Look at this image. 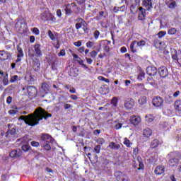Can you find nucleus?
<instances>
[{
  "instance_id": "nucleus-1",
  "label": "nucleus",
  "mask_w": 181,
  "mask_h": 181,
  "mask_svg": "<svg viewBox=\"0 0 181 181\" xmlns=\"http://www.w3.org/2000/svg\"><path fill=\"white\" fill-rule=\"evenodd\" d=\"M52 114L46 112L43 108H37L33 113L29 114L28 115H21L18 118V121H24V122L29 125L30 127H35V125H39V121L42 119H47L50 118Z\"/></svg>"
},
{
  "instance_id": "nucleus-2",
  "label": "nucleus",
  "mask_w": 181,
  "mask_h": 181,
  "mask_svg": "<svg viewBox=\"0 0 181 181\" xmlns=\"http://www.w3.org/2000/svg\"><path fill=\"white\" fill-rule=\"evenodd\" d=\"M141 0H130V12L131 13L135 14L138 13V7L139 6V4Z\"/></svg>"
},
{
  "instance_id": "nucleus-3",
  "label": "nucleus",
  "mask_w": 181,
  "mask_h": 181,
  "mask_svg": "<svg viewBox=\"0 0 181 181\" xmlns=\"http://www.w3.org/2000/svg\"><path fill=\"white\" fill-rule=\"evenodd\" d=\"M114 176L117 181H129L128 175L122 171H116L114 173Z\"/></svg>"
},
{
  "instance_id": "nucleus-4",
  "label": "nucleus",
  "mask_w": 181,
  "mask_h": 181,
  "mask_svg": "<svg viewBox=\"0 0 181 181\" xmlns=\"http://www.w3.org/2000/svg\"><path fill=\"white\" fill-rule=\"evenodd\" d=\"M40 140L42 141V144H53V142H54V139H53V137H52V136L48 134H42L41 135Z\"/></svg>"
},
{
  "instance_id": "nucleus-5",
  "label": "nucleus",
  "mask_w": 181,
  "mask_h": 181,
  "mask_svg": "<svg viewBox=\"0 0 181 181\" xmlns=\"http://www.w3.org/2000/svg\"><path fill=\"white\" fill-rule=\"evenodd\" d=\"M32 57H42L43 56V52L40 48V44H35L34 45V54H32Z\"/></svg>"
},
{
  "instance_id": "nucleus-6",
  "label": "nucleus",
  "mask_w": 181,
  "mask_h": 181,
  "mask_svg": "<svg viewBox=\"0 0 181 181\" xmlns=\"http://www.w3.org/2000/svg\"><path fill=\"white\" fill-rule=\"evenodd\" d=\"M163 105V98L160 96H156L153 99V105L154 107H162Z\"/></svg>"
},
{
  "instance_id": "nucleus-7",
  "label": "nucleus",
  "mask_w": 181,
  "mask_h": 181,
  "mask_svg": "<svg viewBox=\"0 0 181 181\" xmlns=\"http://www.w3.org/2000/svg\"><path fill=\"white\" fill-rule=\"evenodd\" d=\"M129 122L134 127H136V125L141 124V117L136 115L132 116L129 119Z\"/></svg>"
},
{
  "instance_id": "nucleus-8",
  "label": "nucleus",
  "mask_w": 181,
  "mask_h": 181,
  "mask_svg": "<svg viewBox=\"0 0 181 181\" xmlns=\"http://www.w3.org/2000/svg\"><path fill=\"white\" fill-rule=\"evenodd\" d=\"M171 56L172 59L173 60H176L177 62H179V60H181V51H176L175 49H171Z\"/></svg>"
},
{
  "instance_id": "nucleus-9",
  "label": "nucleus",
  "mask_w": 181,
  "mask_h": 181,
  "mask_svg": "<svg viewBox=\"0 0 181 181\" xmlns=\"http://www.w3.org/2000/svg\"><path fill=\"white\" fill-rule=\"evenodd\" d=\"M146 71L148 76H156L158 69L153 66H150L146 68Z\"/></svg>"
},
{
  "instance_id": "nucleus-10",
  "label": "nucleus",
  "mask_w": 181,
  "mask_h": 181,
  "mask_svg": "<svg viewBox=\"0 0 181 181\" xmlns=\"http://www.w3.org/2000/svg\"><path fill=\"white\" fill-rule=\"evenodd\" d=\"M158 74L163 78H165V77H168L169 76V71H168V68L165 66H162L158 69Z\"/></svg>"
},
{
  "instance_id": "nucleus-11",
  "label": "nucleus",
  "mask_w": 181,
  "mask_h": 181,
  "mask_svg": "<svg viewBox=\"0 0 181 181\" xmlns=\"http://www.w3.org/2000/svg\"><path fill=\"white\" fill-rule=\"evenodd\" d=\"M21 156H22V150H21L20 148L13 150L10 153L11 158H20Z\"/></svg>"
},
{
  "instance_id": "nucleus-12",
  "label": "nucleus",
  "mask_w": 181,
  "mask_h": 181,
  "mask_svg": "<svg viewBox=\"0 0 181 181\" xmlns=\"http://www.w3.org/2000/svg\"><path fill=\"white\" fill-rule=\"evenodd\" d=\"M142 6H144L146 11L152 9V0H143Z\"/></svg>"
},
{
  "instance_id": "nucleus-13",
  "label": "nucleus",
  "mask_w": 181,
  "mask_h": 181,
  "mask_svg": "<svg viewBox=\"0 0 181 181\" xmlns=\"http://www.w3.org/2000/svg\"><path fill=\"white\" fill-rule=\"evenodd\" d=\"M130 50L132 53H137L138 50H139V47L136 43V40L132 42L130 44Z\"/></svg>"
},
{
  "instance_id": "nucleus-14",
  "label": "nucleus",
  "mask_w": 181,
  "mask_h": 181,
  "mask_svg": "<svg viewBox=\"0 0 181 181\" xmlns=\"http://www.w3.org/2000/svg\"><path fill=\"white\" fill-rule=\"evenodd\" d=\"M33 69L34 71H40V61L39 59H35L33 61Z\"/></svg>"
},
{
  "instance_id": "nucleus-15",
  "label": "nucleus",
  "mask_w": 181,
  "mask_h": 181,
  "mask_svg": "<svg viewBox=\"0 0 181 181\" xmlns=\"http://www.w3.org/2000/svg\"><path fill=\"white\" fill-rule=\"evenodd\" d=\"M99 93L102 95H105L108 94L110 93V87L107 85H103L100 88H99Z\"/></svg>"
},
{
  "instance_id": "nucleus-16",
  "label": "nucleus",
  "mask_w": 181,
  "mask_h": 181,
  "mask_svg": "<svg viewBox=\"0 0 181 181\" xmlns=\"http://www.w3.org/2000/svg\"><path fill=\"white\" fill-rule=\"evenodd\" d=\"M134 105H135V101L134 100V99H127L124 103L125 108L130 109L132 108Z\"/></svg>"
},
{
  "instance_id": "nucleus-17",
  "label": "nucleus",
  "mask_w": 181,
  "mask_h": 181,
  "mask_svg": "<svg viewBox=\"0 0 181 181\" xmlns=\"http://www.w3.org/2000/svg\"><path fill=\"white\" fill-rule=\"evenodd\" d=\"M68 73L70 77H77L78 76V69L76 68H71Z\"/></svg>"
},
{
  "instance_id": "nucleus-18",
  "label": "nucleus",
  "mask_w": 181,
  "mask_h": 181,
  "mask_svg": "<svg viewBox=\"0 0 181 181\" xmlns=\"http://www.w3.org/2000/svg\"><path fill=\"white\" fill-rule=\"evenodd\" d=\"M71 6H72L73 12L75 15H78V13H80L81 8L77 6V4L73 2L71 4Z\"/></svg>"
},
{
  "instance_id": "nucleus-19",
  "label": "nucleus",
  "mask_w": 181,
  "mask_h": 181,
  "mask_svg": "<svg viewBox=\"0 0 181 181\" xmlns=\"http://www.w3.org/2000/svg\"><path fill=\"white\" fill-rule=\"evenodd\" d=\"M154 172L156 175H162V173H165V168L162 165H158L156 168Z\"/></svg>"
},
{
  "instance_id": "nucleus-20",
  "label": "nucleus",
  "mask_w": 181,
  "mask_h": 181,
  "mask_svg": "<svg viewBox=\"0 0 181 181\" xmlns=\"http://www.w3.org/2000/svg\"><path fill=\"white\" fill-rule=\"evenodd\" d=\"M41 89L42 91H44V93H45V94H47V93H49V90L50 89V86L47 83L44 82L41 86Z\"/></svg>"
},
{
  "instance_id": "nucleus-21",
  "label": "nucleus",
  "mask_w": 181,
  "mask_h": 181,
  "mask_svg": "<svg viewBox=\"0 0 181 181\" xmlns=\"http://www.w3.org/2000/svg\"><path fill=\"white\" fill-rule=\"evenodd\" d=\"M109 148L113 149L114 151H118L121 148V145L115 144V142L112 141L109 144Z\"/></svg>"
},
{
  "instance_id": "nucleus-22",
  "label": "nucleus",
  "mask_w": 181,
  "mask_h": 181,
  "mask_svg": "<svg viewBox=\"0 0 181 181\" xmlns=\"http://www.w3.org/2000/svg\"><path fill=\"white\" fill-rule=\"evenodd\" d=\"M9 54L5 51H0V60H8Z\"/></svg>"
},
{
  "instance_id": "nucleus-23",
  "label": "nucleus",
  "mask_w": 181,
  "mask_h": 181,
  "mask_svg": "<svg viewBox=\"0 0 181 181\" xmlns=\"http://www.w3.org/2000/svg\"><path fill=\"white\" fill-rule=\"evenodd\" d=\"M143 135L144 138H149L152 135V130L149 128H146L143 131Z\"/></svg>"
},
{
  "instance_id": "nucleus-24",
  "label": "nucleus",
  "mask_w": 181,
  "mask_h": 181,
  "mask_svg": "<svg viewBox=\"0 0 181 181\" xmlns=\"http://www.w3.org/2000/svg\"><path fill=\"white\" fill-rule=\"evenodd\" d=\"M71 6V4H68L66 5V7H65V15H68V16H70L71 15V13H73V10H71V8L70 7Z\"/></svg>"
},
{
  "instance_id": "nucleus-25",
  "label": "nucleus",
  "mask_w": 181,
  "mask_h": 181,
  "mask_svg": "<svg viewBox=\"0 0 181 181\" xmlns=\"http://www.w3.org/2000/svg\"><path fill=\"white\" fill-rule=\"evenodd\" d=\"M179 163V159L174 158H171L169 161H168V165L170 166H176L177 164Z\"/></svg>"
},
{
  "instance_id": "nucleus-26",
  "label": "nucleus",
  "mask_w": 181,
  "mask_h": 181,
  "mask_svg": "<svg viewBox=\"0 0 181 181\" xmlns=\"http://www.w3.org/2000/svg\"><path fill=\"white\" fill-rule=\"evenodd\" d=\"M174 107L176 111H181V100H177L174 103Z\"/></svg>"
},
{
  "instance_id": "nucleus-27",
  "label": "nucleus",
  "mask_w": 181,
  "mask_h": 181,
  "mask_svg": "<svg viewBox=\"0 0 181 181\" xmlns=\"http://www.w3.org/2000/svg\"><path fill=\"white\" fill-rule=\"evenodd\" d=\"M27 90L29 94H36L37 93V90L35 86H28Z\"/></svg>"
},
{
  "instance_id": "nucleus-28",
  "label": "nucleus",
  "mask_w": 181,
  "mask_h": 181,
  "mask_svg": "<svg viewBox=\"0 0 181 181\" xmlns=\"http://www.w3.org/2000/svg\"><path fill=\"white\" fill-rule=\"evenodd\" d=\"M17 52H18V55L17 57H23V50L22 49V47L21 46L17 45Z\"/></svg>"
},
{
  "instance_id": "nucleus-29",
  "label": "nucleus",
  "mask_w": 181,
  "mask_h": 181,
  "mask_svg": "<svg viewBox=\"0 0 181 181\" xmlns=\"http://www.w3.org/2000/svg\"><path fill=\"white\" fill-rule=\"evenodd\" d=\"M25 78V80H27V81H29L30 83H33V81H35V76L32 74L26 75Z\"/></svg>"
},
{
  "instance_id": "nucleus-30",
  "label": "nucleus",
  "mask_w": 181,
  "mask_h": 181,
  "mask_svg": "<svg viewBox=\"0 0 181 181\" xmlns=\"http://www.w3.org/2000/svg\"><path fill=\"white\" fill-rule=\"evenodd\" d=\"M139 104H140V105H144V104H146V96H141L139 99Z\"/></svg>"
},
{
  "instance_id": "nucleus-31",
  "label": "nucleus",
  "mask_w": 181,
  "mask_h": 181,
  "mask_svg": "<svg viewBox=\"0 0 181 181\" xmlns=\"http://www.w3.org/2000/svg\"><path fill=\"white\" fill-rule=\"evenodd\" d=\"M159 146V140L158 139H154L151 144V148H156Z\"/></svg>"
},
{
  "instance_id": "nucleus-32",
  "label": "nucleus",
  "mask_w": 181,
  "mask_h": 181,
  "mask_svg": "<svg viewBox=\"0 0 181 181\" xmlns=\"http://www.w3.org/2000/svg\"><path fill=\"white\" fill-rule=\"evenodd\" d=\"M50 143H42V146L45 149V151H50L52 146H50Z\"/></svg>"
},
{
  "instance_id": "nucleus-33",
  "label": "nucleus",
  "mask_w": 181,
  "mask_h": 181,
  "mask_svg": "<svg viewBox=\"0 0 181 181\" xmlns=\"http://www.w3.org/2000/svg\"><path fill=\"white\" fill-rule=\"evenodd\" d=\"M40 18L42 21H49V17H47V11H44L40 15Z\"/></svg>"
},
{
  "instance_id": "nucleus-34",
  "label": "nucleus",
  "mask_w": 181,
  "mask_h": 181,
  "mask_svg": "<svg viewBox=\"0 0 181 181\" xmlns=\"http://www.w3.org/2000/svg\"><path fill=\"white\" fill-rule=\"evenodd\" d=\"M3 84L4 86H8V84H9V79L8 78L7 73H6L5 76H4Z\"/></svg>"
},
{
  "instance_id": "nucleus-35",
  "label": "nucleus",
  "mask_w": 181,
  "mask_h": 181,
  "mask_svg": "<svg viewBox=\"0 0 181 181\" xmlns=\"http://www.w3.org/2000/svg\"><path fill=\"white\" fill-rule=\"evenodd\" d=\"M136 44L139 46V49H142V47H144V46L146 45V42H145V40H140V41L136 40Z\"/></svg>"
},
{
  "instance_id": "nucleus-36",
  "label": "nucleus",
  "mask_w": 181,
  "mask_h": 181,
  "mask_svg": "<svg viewBox=\"0 0 181 181\" xmlns=\"http://www.w3.org/2000/svg\"><path fill=\"white\" fill-rule=\"evenodd\" d=\"M137 160L139 162V168H138V170H141V169L143 170L144 168V163L141 162V160H142V158L141 157H138Z\"/></svg>"
},
{
  "instance_id": "nucleus-37",
  "label": "nucleus",
  "mask_w": 181,
  "mask_h": 181,
  "mask_svg": "<svg viewBox=\"0 0 181 181\" xmlns=\"http://www.w3.org/2000/svg\"><path fill=\"white\" fill-rule=\"evenodd\" d=\"M138 80L142 81L143 78H145V72L143 71H140L139 75L137 76Z\"/></svg>"
},
{
  "instance_id": "nucleus-38",
  "label": "nucleus",
  "mask_w": 181,
  "mask_h": 181,
  "mask_svg": "<svg viewBox=\"0 0 181 181\" xmlns=\"http://www.w3.org/2000/svg\"><path fill=\"white\" fill-rule=\"evenodd\" d=\"M85 25H87V23H77L76 25H75V28L77 30H78V29H81V27L82 26H84Z\"/></svg>"
},
{
  "instance_id": "nucleus-39",
  "label": "nucleus",
  "mask_w": 181,
  "mask_h": 181,
  "mask_svg": "<svg viewBox=\"0 0 181 181\" xmlns=\"http://www.w3.org/2000/svg\"><path fill=\"white\" fill-rule=\"evenodd\" d=\"M111 104H112L113 107H117L118 105V99L115 97L111 100Z\"/></svg>"
},
{
  "instance_id": "nucleus-40",
  "label": "nucleus",
  "mask_w": 181,
  "mask_h": 181,
  "mask_svg": "<svg viewBox=\"0 0 181 181\" xmlns=\"http://www.w3.org/2000/svg\"><path fill=\"white\" fill-rule=\"evenodd\" d=\"M170 1H172L168 5V8H170V9H175V8H176V1H175L173 0H170Z\"/></svg>"
},
{
  "instance_id": "nucleus-41",
  "label": "nucleus",
  "mask_w": 181,
  "mask_h": 181,
  "mask_svg": "<svg viewBox=\"0 0 181 181\" xmlns=\"http://www.w3.org/2000/svg\"><path fill=\"white\" fill-rule=\"evenodd\" d=\"M162 45V42L159 41L158 40H156L154 41V46L157 48L159 49L160 46Z\"/></svg>"
},
{
  "instance_id": "nucleus-42",
  "label": "nucleus",
  "mask_w": 181,
  "mask_h": 181,
  "mask_svg": "<svg viewBox=\"0 0 181 181\" xmlns=\"http://www.w3.org/2000/svg\"><path fill=\"white\" fill-rule=\"evenodd\" d=\"M8 134H10V135H16V128H11V129L8 131Z\"/></svg>"
},
{
  "instance_id": "nucleus-43",
  "label": "nucleus",
  "mask_w": 181,
  "mask_h": 181,
  "mask_svg": "<svg viewBox=\"0 0 181 181\" xmlns=\"http://www.w3.org/2000/svg\"><path fill=\"white\" fill-rule=\"evenodd\" d=\"M21 148H22V151H23L24 152H28V151H29V149H30V146L23 145Z\"/></svg>"
},
{
  "instance_id": "nucleus-44",
  "label": "nucleus",
  "mask_w": 181,
  "mask_h": 181,
  "mask_svg": "<svg viewBox=\"0 0 181 181\" xmlns=\"http://www.w3.org/2000/svg\"><path fill=\"white\" fill-rule=\"evenodd\" d=\"M48 36L51 39V40H54L55 39L54 35L50 30H48Z\"/></svg>"
},
{
  "instance_id": "nucleus-45",
  "label": "nucleus",
  "mask_w": 181,
  "mask_h": 181,
  "mask_svg": "<svg viewBox=\"0 0 181 181\" xmlns=\"http://www.w3.org/2000/svg\"><path fill=\"white\" fill-rule=\"evenodd\" d=\"M168 35H175L176 33V28H170L168 31Z\"/></svg>"
},
{
  "instance_id": "nucleus-46",
  "label": "nucleus",
  "mask_w": 181,
  "mask_h": 181,
  "mask_svg": "<svg viewBox=\"0 0 181 181\" xmlns=\"http://www.w3.org/2000/svg\"><path fill=\"white\" fill-rule=\"evenodd\" d=\"M131 141H129V139H127V138L124 139V144L126 145V146H127V148H129V146H131Z\"/></svg>"
},
{
  "instance_id": "nucleus-47",
  "label": "nucleus",
  "mask_w": 181,
  "mask_h": 181,
  "mask_svg": "<svg viewBox=\"0 0 181 181\" xmlns=\"http://www.w3.org/2000/svg\"><path fill=\"white\" fill-rule=\"evenodd\" d=\"M98 80L100 81H105V83H110V79L105 78L104 76H98Z\"/></svg>"
},
{
  "instance_id": "nucleus-48",
  "label": "nucleus",
  "mask_w": 181,
  "mask_h": 181,
  "mask_svg": "<svg viewBox=\"0 0 181 181\" xmlns=\"http://www.w3.org/2000/svg\"><path fill=\"white\" fill-rule=\"evenodd\" d=\"M100 151H101V146L97 145L94 148V152H95V153H100Z\"/></svg>"
},
{
  "instance_id": "nucleus-49",
  "label": "nucleus",
  "mask_w": 181,
  "mask_h": 181,
  "mask_svg": "<svg viewBox=\"0 0 181 181\" xmlns=\"http://www.w3.org/2000/svg\"><path fill=\"white\" fill-rule=\"evenodd\" d=\"M97 143L99 144V145H103L105 144V140L103 138H99L97 139Z\"/></svg>"
},
{
  "instance_id": "nucleus-50",
  "label": "nucleus",
  "mask_w": 181,
  "mask_h": 181,
  "mask_svg": "<svg viewBox=\"0 0 181 181\" xmlns=\"http://www.w3.org/2000/svg\"><path fill=\"white\" fill-rule=\"evenodd\" d=\"M125 11H127V6L125 5L119 7V12H125Z\"/></svg>"
},
{
  "instance_id": "nucleus-51",
  "label": "nucleus",
  "mask_w": 181,
  "mask_h": 181,
  "mask_svg": "<svg viewBox=\"0 0 181 181\" xmlns=\"http://www.w3.org/2000/svg\"><path fill=\"white\" fill-rule=\"evenodd\" d=\"M75 22H77V23H86V21H84L83 18H78L75 20Z\"/></svg>"
},
{
  "instance_id": "nucleus-52",
  "label": "nucleus",
  "mask_w": 181,
  "mask_h": 181,
  "mask_svg": "<svg viewBox=\"0 0 181 181\" xmlns=\"http://www.w3.org/2000/svg\"><path fill=\"white\" fill-rule=\"evenodd\" d=\"M93 46H94V42L91 41H88V42H86V47L91 48Z\"/></svg>"
},
{
  "instance_id": "nucleus-53",
  "label": "nucleus",
  "mask_w": 181,
  "mask_h": 181,
  "mask_svg": "<svg viewBox=\"0 0 181 181\" xmlns=\"http://www.w3.org/2000/svg\"><path fill=\"white\" fill-rule=\"evenodd\" d=\"M16 88V85H10L7 88V90H8V91H13V90H15Z\"/></svg>"
},
{
  "instance_id": "nucleus-54",
  "label": "nucleus",
  "mask_w": 181,
  "mask_h": 181,
  "mask_svg": "<svg viewBox=\"0 0 181 181\" xmlns=\"http://www.w3.org/2000/svg\"><path fill=\"white\" fill-rule=\"evenodd\" d=\"M93 36L95 39H98V37H100V31L95 30L93 33Z\"/></svg>"
},
{
  "instance_id": "nucleus-55",
  "label": "nucleus",
  "mask_w": 181,
  "mask_h": 181,
  "mask_svg": "<svg viewBox=\"0 0 181 181\" xmlns=\"http://www.w3.org/2000/svg\"><path fill=\"white\" fill-rule=\"evenodd\" d=\"M90 57H91L93 59H95V57H97L98 53H97V52H95V51H92V52L90 53Z\"/></svg>"
},
{
  "instance_id": "nucleus-56",
  "label": "nucleus",
  "mask_w": 181,
  "mask_h": 181,
  "mask_svg": "<svg viewBox=\"0 0 181 181\" xmlns=\"http://www.w3.org/2000/svg\"><path fill=\"white\" fill-rule=\"evenodd\" d=\"M16 80H18V75L12 76L11 78L10 79V82L15 83V81H16Z\"/></svg>"
},
{
  "instance_id": "nucleus-57",
  "label": "nucleus",
  "mask_w": 181,
  "mask_h": 181,
  "mask_svg": "<svg viewBox=\"0 0 181 181\" xmlns=\"http://www.w3.org/2000/svg\"><path fill=\"white\" fill-rule=\"evenodd\" d=\"M165 35H166V32H163V31H160L158 33V37H163V36H165Z\"/></svg>"
},
{
  "instance_id": "nucleus-58",
  "label": "nucleus",
  "mask_w": 181,
  "mask_h": 181,
  "mask_svg": "<svg viewBox=\"0 0 181 181\" xmlns=\"http://www.w3.org/2000/svg\"><path fill=\"white\" fill-rule=\"evenodd\" d=\"M115 129H121L122 128V123H117L115 127Z\"/></svg>"
},
{
  "instance_id": "nucleus-59",
  "label": "nucleus",
  "mask_w": 181,
  "mask_h": 181,
  "mask_svg": "<svg viewBox=\"0 0 181 181\" xmlns=\"http://www.w3.org/2000/svg\"><path fill=\"white\" fill-rule=\"evenodd\" d=\"M30 144H31L32 146H35V147H37V146H39V145H40L39 144V142H37V141H32L30 143Z\"/></svg>"
},
{
  "instance_id": "nucleus-60",
  "label": "nucleus",
  "mask_w": 181,
  "mask_h": 181,
  "mask_svg": "<svg viewBox=\"0 0 181 181\" xmlns=\"http://www.w3.org/2000/svg\"><path fill=\"white\" fill-rule=\"evenodd\" d=\"M138 19L139 21H145V16L143 14H139Z\"/></svg>"
},
{
  "instance_id": "nucleus-61",
  "label": "nucleus",
  "mask_w": 181,
  "mask_h": 181,
  "mask_svg": "<svg viewBox=\"0 0 181 181\" xmlns=\"http://www.w3.org/2000/svg\"><path fill=\"white\" fill-rule=\"evenodd\" d=\"M58 56H66V51L64 49H62L59 52Z\"/></svg>"
},
{
  "instance_id": "nucleus-62",
  "label": "nucleus",
  "mask_w": 181,
  "mask_h": 181,
  "mask_svg": "<svg viewBox=\"0 0 181 181\" xmlns=\"http://www.w3.org/2000/svg\"><path fill=\"white\" fill-rule=\"evenodd\" d=\"M74 46H76V47H80L81 46V41H77L74 43Z\"/></svg>"
},
{
  "instance_id": "nucleus-63",
  "label": "nucleus",
  "mask_w": 181,
  "mask_h": 181,
  "mask_svg": "<svg viewBox=\"0 0 181 181\" xmlns=\"http://www.w3.org/2000/svg\"><path fill=\"white\" fill-rule=\"evenodd\" d=\"M86 63H88V64H91L93 63V59H91V58L86 57Z\"/></svg>"
},
{
  "instance_id": "nucleus-64",
  "label": "nucleus",
  "mask_w": 181,
  "mask_h": 181,
  "mask_svg": "<svg viewBox=\"0 0 181 181\" xmlns=\"http://www.w3.org/2000/svg\"><path fill=\"white\" fill-rule=\"evenodd\" d=\"M57 15L58 18H62V10L60 9L57 10Z\"/></svg>"
}]
</instances>
